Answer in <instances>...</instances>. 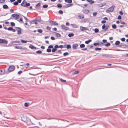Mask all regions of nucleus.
I'll use <instances>...</instances> for the list:
<instances>
[{"instance_id":"1","label":"nucleus","mask_w":128,"mask_h":128,"mask_svg":"<svg viewBox=\"0 0 128 128\" xmlns=\"http://www.w3.org/2000/svg\"><path fill=\"white\" fill-rule=\"evenodd\" d=\"M21 5L22 6L24 7L29 6L30 5L29 3H27L26 2L25 0H24L22 2L21 4Z\"/></svg>"},{"instance_id":"2","label":"nucleus","mask_w":128,"mask_h":128,"mask_svg":"<svg viewBox=\"0 0 128 128\" xmlns=\"http://www.w3.org/2000/svg\"><path fill=\"white\" fill-rule=\"evenodd\" d=\"M114 5L112 6L106 10V12L107 13H109L112 12L114 10Z\"/></svg>"},{"instance_id":"3","label":"nucleus","mask_w":128,"mask_h":128,"mask_svg":"<svg viewBox=\"0 0 128 128\" xmlns=\"http://www.w3.org/2000/svg\"><path fill=\"white\" fill-rule=\"evenodd\" d=\"M15 67L13 65L10 66L8 70V71L9 72H10L13 71L15 69Z\"/></svg>"},{"instance_id":"4","label":"nucleus","mask_w":128,"mask_h":128,"mask_svg":"<svg viewBox=\"0 0 128 128\" xmlns=\"http://www.w3.org/2000/svg\"><path fill=\"white\" fill-rule=\"evenodd\" d=\"M8 43V41L6 40L2 39H0V44H6Z\"/></svg>"},{"instance_id":"5","label":"nucleus","mask_w":128,"mask_h":128,"mask_svg":"<svg viewBox=\"0 0 128 128\" xmlns=\"http://www.w3.org/2000/svg\"><path fill=\"white\" fill-rule=\"evenodd\" d=\"M109 27L108 26H106L105 24H104L102 26V28L103 29H104V31L107 30Z\"/></svg>"},{"instance_id":"6","label":"nucleus","mask_w":128,"mask_h":128,"mask_svg":"<svg viewBox=\"0 0 128 128\" xmlns=\"http://www.w3.org/2000/svg\"><path fill=\"white\" fill-rule=\"evenodd\" d=\"M15 48L16 49H19L21 50H26V48L25 47L23 48L21 46H15Z\"/></svg>"},{"instance_id":"7","label":"nucleus","mask_w":128,"mask_h":128,"mask_svg":"<svg viewBox=\"0 0 128 128\" xmlns=\"http://www.w3.org/2000/svg\"><path fill=\"white\" fill-rule=\"evenodd\" d=\"M12 17L14 18H15L16 19H18L19 18V15L16 14H13L12 15Z\"/></svg>"},{"instance_id":"8","label":"nucleus","mask_w":128,"mask_h":128,"mask_svg":"<svg viewBox=\"0 0 128 128\" xmlns=\"http://www.w3.org/2000/svg\"><path fill=\"white\" fill-rule=\"evenodd\" d=\"M16 30L18 34L19 35L21 34V30L20 28L18 27L16 28Z\"/></svg>"},{"instance_id":"9","label":"nucleus","mask_w":128,"mask_h":128,"mask_svg":"<svg viewBox=\"0 0 128 128\" xmlns=\"http://www.w3.org/2000/svg\"><path fill=\"white\" fill-rule=\"evenodd\" d=\"M52 25H54V26H56V25H58V23H57V22H55L52 21V20H50L49 22Z\"/></svg>"},{"instance_id":"10","label":"nucleus","mask_w":128,"mask_h":128,"mask_svg":"<svg viewBox=\"0 0 128 128\" xmlns=\"http://www.w3.org/2000/svg\"><path fill=\"white\" fill-rule=\"evenodd\" d=\"M61 27L63 29L65 30H68L69 29V28L66 26L62 24L61 25Z\"/></svg>"},{"instance_id":"11","label":"nucleus","mask_w":128,"mask_h":128,"mask_svg":"<svg viewBox=\"0 0 128 128\" xmlns=\"http://www.w3.org/2000/svg\"><path fill=\"white\" fill-rule=\"evenodd\" d=\"M78 46V44H73L72 45V48L74 49H76Z\"/></svg>"},{"instance_id":"12","label":"nucleus","mask_w":128,"mask_h":128,"mask_svg":"<svg viewBox=\"0 0 128 128\" xmlns=\"http://www.w3.org/2000/svg\"><path fill=\"white\" fill-rule=\"evenodd\" d=\"M80 29L82 31L88 30V29L82 26H80Z\"/></svg>"},{"instance_id":"13","label":"nucleus","mask_w":128,"mask_h":128,"mask_svg":"<svg viewBox=\"0 0 128 128\" xmlns=\"http://www.w3.org/2000/svg\"><path fill=\"white\" fill-rule=\"evenodd\" d=\"M72 4H67L65 5V6L66 8H68L72 6Z\"/></svg>"},{"instance_id":"14","label":"nucleus","mask_w":128,"mask_h":128,"mask_svg":"<svg viewBox=\"0 0 128 128\" xmlns=\"http://www.w3.org/2000/svg\"><path fill=\"white\" fill-rule=\"evenodd\" d=\"M71 25L74 28H77L78 27V26L75 24H71Z\"/></svg>"},{"instance_id":"15","label":"nucleus","mask_w":128,"mask_h":128,"mask_svg":"<svg viewBox=\"0 0 128 128\" xmlns=\"http://www.w3.org/2000/svg\"><path fill=\"white\" fill-rule=\"evenodd\" d=\"M86 0L88 2H89L91 4H92L94 3V1H93L92 0Z\"/></svg>"},{"instance_id":"16","label":"nucleus","mask_w":128,"mask_h":128,"mask_svg":"<svg viewBox=\"0 0 128 128\" xmlns=\"http://www.w3.org/2000/svg\"><path fill=\"white\" fill-rule=\"evenodd\" d=\"M3 8L4 9H7L8 8V6L6 4H4L3 6Z\"/></svg>"},{"instance_id":"17","label":"nucleus","mask_w":128,"mask_h":128,"mask_svg":"<svg viewBox=\"0 0 128 128\" xmlns=\"http://www.w3.org/2000/svg\"><path fill=\"white\" fill-rule=\"evenodd\" d=\"M54 33L56 35L57 37H60L61 36V35L60 34L55 32H54Z\"/></svg>"},{"instance_id":"18","label":"nucleus","mask_w":128,"mask_h":128,"mask_svg":"<svg viewBox=\"0 0 128 128\" xmlns=\"http://www.w3.org/2000/svg\"><path fill=\"white\" fill-rule=\"evenodd\" d=\"M78 18L80 19H82L84 18V16L82 14H80L78 16Z\"/></svg>"},{"instance_id":"19","label":"nucleus","mask_w":128,"mask_h":128,"mask_svg":"<svg viewBox=\"0 0 128 128\" xmlns=\"http://www.w3.org/2000/svg\"><path fill=\"white\" fill-rule=\"evenodd\" d=\"M29 47L31 49H36V47H34V46L32 45H30Z\"/></svg>"},{"instance_id":"20","label":"nucleus","mask_w":128,"mask_h":128,"mask_svg":"<svg viewBox=\"0 0 128 128\" xmlns=\"http://www.w3.org/2000/svg\"><path fill=\"white\" fill-rule=\"evenodd\" d=\"M83 12L85 14H88L89 13V11L88 10H84Z\"/></svg>"},{"instance_id":"21","label":"nucleus","mask_w":128,"mask_h":128,"mask_svg":"<svg viewBox=\"0 0 128 128\" xmlns=\"http://www.w3.org/2000/svg\"><path fill=\"white\" fill-rule=\"evenodd\" d=\"M92 41V40H87L85 41V43L87 44H89L90 42H91Z\"/></svg>"},{"instance_id":"22","label":"nucleus","mask_w":128,"mask_h":128,"mask_svg":"<svg viewBox=\"0 0 128 128\" xmlns=\"http://www.w3.org/2000/svg\"><path fill=\"white\" fill-rule=\"evenodd\" d=\"M120 44V42L119 41H116L115 43V44L116 45H119Z\"/></svg>"},{"instance_id":"23","label":"nucleus","mask_w":128,"mask_h":128,"mask_svg":"<svg viewBox=\"0 0 128 128\" xmlns=\"http://www.w3.org/2000/svg\"><path fill=\"white\" fill-rule=\"evenodd\" d=\"M112 27L113 28L115 29L116 28V24H114L112 26Z\"/></svg>"},{"instance_id":"24","label":"nucleus","mask_w":128,"mask_h":128,"mask_svg":"<svg viewBox=\"0 0 128 128\" xmlns=\"http://www.w3.org/2000/svg\"><path fill=\"white\" fill-rule=\"evenodd\" d=\"M74 35V34L73 33H70L69 34H68V36L70 37L73 36Z\"/></svg>"},{"instance_id":"25","label":"nucleus","mask_w":128,"mask_h":128,"mask_svg":"<svg viewBox=\"0 0 128 128\" xmlns=\"http://www.w3.org/2000/svg\"><path fill=\"white\" fill-rule=\"evenodd\" d=\"M71 48V46L70 44H68L66 46V48L67 49L70 48Z\"/></svg>"},{"instance_id":"26","label":"nucleus","mask_w":128,"mask_h":128,"mask_svg":"<svg viewBox=\"0 0 128 128\" xmlns=\"http://www.w3.org/2000/svg\"><path fill=\"white\" fill-rule=\"evenodd\" d=\"M20 41L22 43H26L27 42V41L24 40H21Z\"/></svg>"},{"instance_id":"27","label":"nucleus","mask_w":128,"mask_h":128,"mask_svg":"<svg viewBox=\"0 0 128 128\" xmlns=\"http://www.w3.org/2000/svg\"><path fill=\"white\" fill-rule=\"evenodd\" d=\"M85 46V45L84 44H82L80 45V46L81 48H84Z\"/></svg>"},{"instance_id":"28","label":"nucleus","mask_w":128,"mask_h":128,"mask_svg":"<svg viewBox=\"0 0 128 128\" xmlns=\"http://www.w3.org/2000/svg\"><path fill=\"white\" fill-rule=\"evenodd\" d=\"M57 6L58 8H61L62 7V5L61 4H57Z\"/></svg>"},{"instance_id":"29","label":"nucleus","mask_w":128,"mask_h":128,"mask_svg":"<svg viewBox=\"0 0 128 128\" xmlns=\"http://www.w3.org/2000/svg\"><path fill=\"white\" fill-rule=\"evenodd\" d=\"M110 44L109 42H108L105 44V46H110Z\"/></svg>"},{"instance_id":"30","label":"nucleus","mask_w":128,"mask_h":128,"mask_svg":"<svg viewBox=\"0 0 128 128\" xmlns=\"http://www.w3.org/2000/svg\"><path fill=\"white\" fill-rule=\"evenodd\" d=\"M80 72L78 71H75L73 74H77Z\"/></svg>"},{"instance_id":"31","label":"nucleus","mask_w":128,"mask_h":128,"mask_svg":"<svg viewBox=\"0 0 128 128\" xmlns=\"http://www.w3.org/2000/svg\"><path fill=\"white\" fill-rule=\"evenodd\" d=\"M38 32L40 33H42V29H39L38 30Z\"/></svg>"},{"instance_id":"32","label":"nucleus","mask_w":128,"mask_h":128,"mask_svg":"<svg viewBox=\"0 0 128 128\" xmlns=\"http://www.w3.org/2000/svg\"><path fill=\"white\" fill-rule=\"evenodd\" d=\"M69 54V53L68 52H66L64 53L63 55L64 56H66Z\"/></svg>"},{"instance_id":"33","label":"nucleus","mask_w":128,"mask_h":128,"mask_svg":"<svg viewBox=\"0 0 128 128\" xmlns=\"http://www.w3.org/2000/svg\"><path fill=\"white\" fill-rule=\"evenodd\" d=\"M99 32V30L98 29L96 28L94 30V32L96 33H97Z\"/></svg>"},{"instance_id":"34","label":"nucleus","mask_w":128,"mask_h":128,"mask_svg":"<svg viewBox=\"0 0 128 128\" xmlns=\"http://www.w3.org/2000/svg\"><path fill=\"white\" fill-rule=\"evenodd\" d=\"M13 30V28L12 27H9L8 28V30L11 31Z\"/></svg>"},{"instance_id":"35","label":"nucleus","mask_w":128,"mask_h":128,"mask_svg":"<svg viewBox=\"0 0 128 128\" xmlns=\"http://www.w3.org/2000/svg\"><path fill=\"white\" fill-rule=\"evenodd\" d=\"M67 2L68 3L71 4L72 2V0H68Z\"/></svg>"},{"instance_id":"36","label":"nucleus","mask_w":128,"mask_h":128,"mask_svg":"<svg viewBox=\"0 0 128 128\" xmlns=\"http://www.w3.org/2000/svg\"><path fill=\"white\" fill-rule=\"evenodd\" d=\"M57 50V49L55 48H53L52 50V51L53 52H55L56 50Z\"/></svg>"},{"instance_id":"37","label":"nucleus","mask_w":128,"mask_h":128,"mask_svg":"<svg viewBox=\"0 0 128 128\" xmlns=\"http://www.w3.org/2000/svg\"><path fill=\"white\" fill-rule=\"evenodd\" d=\"M13 4L14 5H18V2H14L13 3Z\"/></svg>"},{"instance_id":"38","label":"nucleus","mask_w":128,"mask_h":128,"mask_svg":"<svg viewBox=\"0 0 128 128\" xmlns=\"http://www.w3.org/2000/svg\"><path fill=\"white\" fill-rule=\"evenodd\" d=\"M36 53L38 54H40L42 53V52L40 50H38L36 52Z\"/></svg>"},{"instance_id":"39","label":"nucleus","mask_w":128,"mask_h":128,"mask_svg":"<svg viewBox=\"0 0 128 128\" xmlns=\"http://www.w3.org/2000/svg\"><path fill=\"white\" fill-rule=\"evenodd\" d=\"M96 50H101V48H96L95 49Z\"/></svg>"},{"instance_id":"40","label":"nucleus","mask_w":128,"mask_h":128,"mask_svg":"<svg viewBox=\"0 0 128 128\" xmlns=\"http://www.w3.org/2000/svg\"><path fill=\"white\" fill-rule=\"evenodd\" d=\"M24 105L25 106L27 107L29 106V105H28V104L27 102H26L24 104Z\"/></svg>"},{"instance_id":"41","label":"nucleus","mask_w":128,"mask_h":128,"mask_svg":"<svg viewBox=\"0 0 128 128\" xmlns=\"http://www.w3.org/2000/svg\"><path fill=\"white\" fill-rule=\"evenodd\" d=\"M40 3H38L36 5V7H40Z\"/></svg>"},{"instance_id":"42","label":"nucleus","mask_w":128,"mask_h":128,"mask_svg":"<svg viewBox=\"0 0 128 128\" xmlns=\"http://www.w3.org/2000/svg\"><path fill=\"white\" fill-rule=\"evenodd\" d=\"M32 22H33V23L35 24H38L37 22L35 20L32 21Z\"/></svg>"},{"instance_id":"43","label":"nucleus","mask_w":128,"mask_h":128,"mask_svg":"<svg viewBox=\"0 0 128 128\" xmlns=\"http://www.w3.org/2000/svg\"><path fill=\"white\" fill-rule=\"evenodd\" d=\"M93 44L94 46H97L99 44V43H95Z\"/></svg>"},{"instance_id":"44","label":"nucleus","mask_w":128,"mask_h":128,"mask_svg":"<svg viewBox=\"0 0 128 128\" xmlns=\"http://www.w3.org/2000/svg\"><path fill=\"white\" fill-rule=\"evenodd\" d=\"M10 24L12 26H15V24L12 22L10 23Z\"/></svg>"},{"instance_id":"45","label":"nucleus","mask_w":128,"mask_h":128,"mask_svg":"<svg viewBox=\"0 0 128 128\" xmlns=\"http://www.w3.org/2000/svg\"><path fill=\"white\" fill-rule=\"evenodd\" d=\"M47 51L48 52H50L51 51V50L49 48H48L47 49Z\"/></svg>"},{"instance_id":"46","label":"nucleus","mask_w":128,"mask_h":128,"mask_svg":"<svg viewBox=\"0 0 128 128\" xmlns=\"http://www.w3.org/2000/svg\"><path fill=\"white\" fill-rule=\"evenodd\" d=\"M48 7V5H44L43 6V7L44 8H46Z\"/></svg>"},{"instance_id":"47","label":"nucleus","mask_w":128,"mask_h":128,"mask_svg":"<svg viewBox=\"0 0 128 128\" xmlns=\"http://www.w3.org/2000/svg\"><path fill=\"white\" fill-rule=\"evenodd\" d=\"M53 46L51 45L49 46L48 47V48H53Z\"/></svg>"},{"instance_id":"48","label":"nucleus","mask_w":128,"mask_h":128,"mask_svg":"<svg viewBox=\"0 0 128 128\" xmlns=\"http://www.w3.org/2000/svg\"><path fill=\"white\" fill-rule=\"evenodd\" d=\"M5 0H0V3H2L5 2Z\"/></svg>"},{"instance_id":"49","label":"nucleus","mask_w":128,"mask_h":128,"mask_svg":"<svg viewBox=\"0 0 128 128\" xmlns=\"http://www.w3.org/2000/svg\"><path fill=\"white\" fill-rule=\"evenodd\" d=\"M19 22H23V21L22 20V18H20L18 20Z\"/></svg>"},{"instance_id":"50","label":"nucleus","mask_w":128,"mask_h":128,"mask_svg":"<svg viewBox=\"0 0 128 128\" xmlns=\"http://www.w3.org/2000/svg\"><path fill=\"white\" fill-rule=\"evenodd\" d=\"M58 13L60 14H62L63 13V11L62 10H60L58 12Z\"/></svg>"},{"instance_id":"51","label":"nucleus","mask_w":128,"mask_h":128,"mask_svg":"<svg viewBox=\"0 0 128 128\" xmlns=\"http://www.w3.org/2000/svg\"><path fill=\"white\" fill-rule=\"evenodd\" d=\"M125 40V38H122L121 39V40L123 42Z\"/></svg>"},{"instance_id":"52","label":"nucleus","mask_w":128,"mask_h":128,"mask_svg":"<svg viewBox=\"0 0 128 128\" xmlns=\"http://www.w3.org/2000/svg\"><path fill=\"white\" fill-rule=\"evenodd\" d=\"M54 48L56 49L57 48H59V46L58 45H55L54 46Z\"/></svg>"},{"instance_id":"53","label":"nucleus","mask_w":128,"mask_h":128,"mask_svg":"<svg viewBox=\"0 0 128 128\" xmlns=\"http://www.w3.org/2000/svg\"><path fill=\"white\" fill-rule=\"evenodd\" d=\"M118 19L119 20H120L121 19V16H120L119 15L118 16Z\"/></svg>"},{"instance_id":"54","label":"nucleus","mask_w":128,"mask_h":128,"mask_svg":"<svg viewBox=\"0 0 128 128\" xmlns=\"http://www.w3.org/2000/svg\"><path fill=\"white\" fill-rule=\"evenodd\" d=\"M60 80L62 82H66V80H63L62 78H60Z\"/></svg>"},{"instance_id":"55","label":"nucleus","mask_w":128,"mask_h":128,"mask_svg":"<svg viewBox=\"0 0 128 128\" xmlns=\"http://www.w3.org/2000/svg\"><path fill=\"white\" fill-rule=\"evenodd\" d=\"M97 14V12H94L93 13V15L94 16H96Z\"/></svg>"},{"instance_id":"56","label":"nucleus","mask_w":128,"mask_h":128,"mask_svg":"<svg viewBox=\"0 0 128 128\" xmlns=\"http://www.w3.org/2000/svg\"><path fill=\"white\" fill-rule=\"evenodd\" d=\"M46 29L48 30H50V27L48 26L46 27Z\"/></svg>"},{"instance_id":"57","label":"nucleus","mask_w":128,"mask_h":128,"mask_svg":"<svg viewBox=\"0 0 128 128\" xmlns=\"http://www.w3.org/2000/svg\"><path fill=\"white\" fill-rule=\"evenodd\" d=\"M120 23L122 24H125V22H123L122 21H120Z\"/></svg>"},{"instance_id":"58","label":"nucleus","mask_w":128,"mask_h":128,"mask_svg":"<svg viewBox=\"0 0 128 128\" xmlns=\"http://www.w3.org/2000/svg\"><path fill=\"white\" fill-rule=\"evenodd\" d=\"M52 40H54L55 39L54 36H51L50 38Z\"/></svg>"},{"instance_id":"59","label":"nucleus","mask_w":128,"mask_h":128,"mask_svg":"<svg viewBox=\"0 0 128 128\" xmlns=\"http://www.w3.org/2000/svg\"><path fill=\"white\" fill-rule=\"evenodd\" d=\"M64 48V46L62 45H60L59 46V48Z\"/></svg>"},{"instance_id":"60","label":"nucleus","mask_w":128,"mask_h":128,"mask_svg":"<svg viewBox=\"0 0 128 128\" xmlns=\"http://www.w3.org/2000/svg\"><path fill=\"white\" fill-rule=\"evenodd\" d=\"M119 13L121 15H122L123 14V13L122 11H120L119 12Z\"/></svg>"},{"instance_id":"61","label":"nucleus","mask_w":128,"mask_h":128,"mask_svg":"<svg viewBox=\"0 0 128 128\" xmlns=\"http://www.w3.org/2000/svg\"><path fill=\"white\" fill-rule=\"evenodd\" d=\"M106 22V21L105 20H103L102 21L101 23L102 24H104Z\"/></svg>"},{"instance_id":"62","label":"nucleus","mask_w":128,"mask_h":128,"mask_svg":"<svg viewBox=\"0 0 128 128\" xmlns=\"http://www.w3.org/2000/svg\"><path fill=\"white\" fill-rule=\"evenodd\" d=\"M22 71L21 70H20L18 72V74H20L21 73H22Z\"/></svg>"},{"instance_id":"63","label":"nucleus","mask_w":128,"mask_h":128,"mask_svg":"<svg viewBox=\"0 0 128 128\" xmlns=\"http://www.w3.org/2000/svg\"><path fill=\"white\" fill-rule=\"evenodd\" d=\"M102 41L104 43H105L106 42H107V40H102Z\"/></svg>"},{"instance_id":"64","label":"nucleus","mask_w":128,"mask_h":128,"mask_svg":"<svg viewBox=\"0 0 128 128\" xmlns=\"http://www.w3.org/2000/svg\"><path fill=\"white\" fill-rule=\"evenodd\" d=\"M70 24L68 22H66V25L67 26H69L70 25Z\"/></svg>"}]
</instances>
